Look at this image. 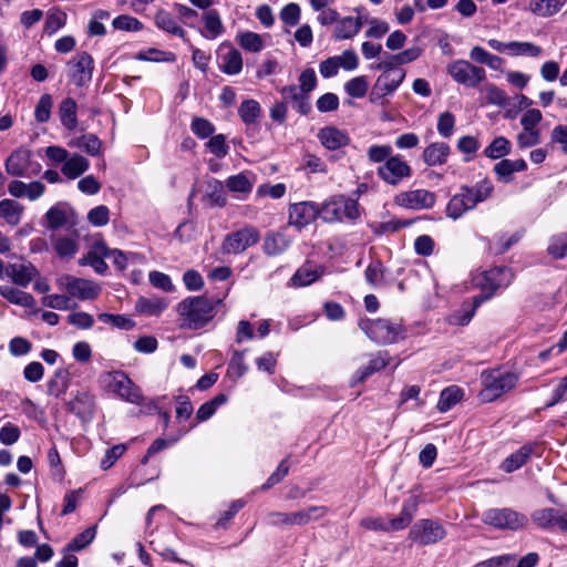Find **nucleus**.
<instances>
[{"mask_svg":"<svg viewBox=\"0 0 567 567\" xmlns=\"http://www.w3.org/2000/svg\"><path fill=\"white\" fill-rule=\"evenodd\" d=\"M221 300H213L205 296L187 297L176 307L179 317V327L198 330L210 322L217 313V306Z\"/></svg>","mask_w":567,"mask_h":567,"instance_id":"f257e3e1","label":"nucleus"},{"mask_svg":"<svg viewBox=\"0 0 567 567\" xmlns=\"http://www.w3.org/2000/svg\"><path fill=\"white\" fill-rule=\"evenodd\" d=\"M493 192L494 185L488 178H484L473 186H462L460 192L450 198L445 214L449 218L457 220L480 203L487 200Z\"/></svg>","mask_w":567,"mask_h":567,"instance_id":"f03ea898","label":"nucleus"},{"mask_svg":"<svg viewBox=\"0 0 567 567\" xmlns=\"http://www.w3.org/2000/svg\"><path fill=\"white\" fill-rule=\"evenodd\" d=\"M513 277L512 270L505 266L474 272L471 278V285L474 288H480L482 292L473 298V308H478L482 302L489 299L498 289L508 287Z\"/></svg>","mask_w":567,"mask_h":567,"instance_id":"7ed1b4c3","label":"nucleus"},{"mask_svg":"<svg viewBox=\"0 0 567 567\" xmlns=\"http://www.w3.org/2000/svg\"><path fill=\"white\" fill-rule=\"evenodd\" d=\"M519 375L502 369L485 370L481 373L482 390L478 398L484 403H489L514 389Z\"/></svg>","mask_w":567,"mask_h":567,"instance_id":"20e7f679","label":"nucleus"},{"mask_svg":"<svg viewBox=\"0 0 567 567\" xmlns=\"http://www.w3.org/2000/svg\"><path fill=\"white\" fill-rule=\"evenodd\" d=\"M419 508V498L416 496H411L403 502L402 509L398 517L389 518V517H365L360 522V526L375 532H396L405 529L414 516L416 515Z\"/></svg>","mask_w":567,"mask_h":567,"instance_id":"39448f33","label":"nucleus"},{"mask_svg":"<svg viewBox=\"0 0 567 567\" xmlns=\"http://www.w3.org/2000/svg\"><path fill=\"white\" fill-rule=\"evenodd\" d=\"M359 327L370 340L379 344L396 343L406 337V329L400 321L364 318L360 319Z\"/></svg>","mask_w":567,"mask_h":567,"instance_id":"423d86ee","label":"nucleus"},{"mask_svg":"<svg viewBox=\"0 0 567 567\" xmlns=\"http://www.w3.org/2000/svg\"><path fill=\"white\" fill-rule=\"evenodd\" d=\"M378 69L382 70V73L375 80L369 100L372 104L383 105L385 97L393 94L403 82L405 71L386 60H383Z\"/></svg>","mask_w":567,"mask_h":567,"instance_id":"0eeeda50","label":"nucleus"},{"mask_svg":"<svg viewBox=\"0 0 567 567\" xmlns=\"http://www.w3.org/2000/svg\"><path fill=\"white\" fill-rule=\"evenodd\" d=\"M100 381L107 392L126 402L132 404L143 402L144 398L141 389L123 371L106 372L101 375Z\"/></svg>","mask_w":567,"mask_h":567,"instance_id":"6e6552de","label":"nucleus"},{"mask_svg":"<svg viewBox=\"0 0 567 567\" xmlns=\"http://www.w3.org/2000/svg\"><path fill=\"white\" fill-rule=\"evenodd\" d=\"M6 171L14 177L33 178L40 175L42 165L34 158L31 150L19 147L4 163Z\"/></svg>","mask_w":567,"mask_h":567,"instance_id":"1a4fd4ad","label":"nucleus"},{"mask_svg":"<svg viewBox=\"0 0 567 567\" xmlns=\"http://www.w3.org/2000/svg\"><path fill=\"white\" fill-rule=\"evenodd\" d=\"M327 507L309 506L292 513L271 512L267 515V524L271 526H303L324 517Z\"/></svg>","mask_w":567,"mask_h":567,"instance_id":"9d476101","label":"nucleus"},{"mask_svg":"<svg viewBox=\"0 0 567 567\" xmlns=\"http://www.w3.org/2000/svg\"><path fill=\"white\" fill-rule=\"evenodd\" d=\"M358 217V202L343 195L331 197L321 206V218L327 223L341 221L344 218L352 220Z\"/></svg>","mask_w":567,"mask_h":567,"instance_id":"9b49d317","label":"nucleus"},{"mask_svg":"<svg viewBox=\"0 0 567 567\" xmlns=\"http://www.w3.org/2000/svg\"><path fill=\"white\" fill-rule=\"evenodd\" d=\"M56 284L60 289L65 290L71 297L80 300H93L101 292V287L95 281L71 275L61 276Z\"/></svg>","mask_w":567,"mask_h":567,"instance_id":"f8f14e48","label":"nucleus"},{"mask_svg":"<svg viewBox=\"0 0 567 567\" xmlns=\"http://www.w3.org/2000/svg\"><path fill=\"white\" fill-rule=\"evenodd\" d=\"M259 239L260 234L257 228L254 226H245L225 236L221 250L227 255H238L256 245Z\"/></svg>","mask_w":567,"mask_h":567,"instance_id":"ddd939ff","label":"nucleus"},{"mask_svg":"<svg viewBox=\"0 0 567 567\" xmlns=\"http://www.w3.org/2000/svg\"><path fill=\"white\" fill-rule=\"evenodd\" d=\"M483 522L499 529L516 530L526 526L528 519L525 515L511 508H491L484 512Z\"/></svg>","mask_w":567,"mask_h":567,"instance_id":"4468645a","label":"nucleus"},{"mask_svg":"<svg viewBox=\"0 0 567 567\" xmlns=\"http://www.w3.org/2000/svg\"><path fill=\"white\" fill-rule=\"evenodd\" d=\"M447 73L455 82L467 87H476L486 78L484 69L465 60H456L450 63Z\"/></svg>","mask_w":567,"mask_h":567,"instance_id":"2eb2a0df","label":"nucleus"},{"mask_svg":"<svg viewBox=\"0 0 567 567\" xmlns=\"http://www.w3.org/2000/svg\"><path fill=\"white\" fill-rule=\"evenodd\" d=\"M446 536L443 525L433 519L417 520L409 533V538L421 545H431L442 540Z\"/></svg>","mask_w":567,"mask_h":567,"instance_id":"dca6fc26","label":"nucleus"},{"mask_svg":"<svg viewBox=\"0 0 567 567\" xmlns=\"http://www.w3.org/2000/svg\"><path fill=\"white\" fill-rule=\"evenodd\" d=\"M377 173L384 183L398 185L412 175V169L400 155H393L378 167Z\"/></svg>","mask_w":567,"mask_h":567,"instance_id":"f3484780","label":"nucleus"},{"mask_svg":"<svg viewBox=\"0 0 567 567\" xmlns=\"http://www.w3.org/2000/svg\"><path fill=\"white\" fill-rule=\"evenodd\" d=\"M289 225L302 229L321 216V207L315 202H300L289 206Z\"/></svg>","mask_w":567,"mask_h":567,"instance_id":"a211bd4d","label":"nucleus"},{"mask_svg":"<svg viewBox=\"0 0 567 567\" xmlns=\"http://www.w3.org/2000/svg\"><path fill=\"white\" fill-rule=\"evenodd\" d=\"M436 195L427 189H413L400 193L395 203L408 209H430L435 205Z\"/></svg>","mask_w":567,"mask_h":567,"instance_id":"6ab92c4d","label":"nucleus"},{"mask_svg":"<svg viewBox=\"0 0 567 567\" xmlns=\"http://www.w3.org/2000/svg\"><path fill=\"white\" fill-rule=\"evenodd\" d=\"M70 76L72 82L78 86H84L92 80L94 62L90 54L82 52L78 54L71 62Z\"/></svg>","mask_w":567,"mask_h":567,"instance_id":"aec40b11","label":"nucleus"},{"mask_svg":"<svg viewBox=\"0 0 567 567\" xmlns=\"http://www.w3.org/2000/svg\"><path fill=\"white\" fill-rule=\"evenodd\" d=\"M45 192V185L40 181L24 183L13 179L8 185V193L16 198H28L33 202L39 199Z\"/></svg>","mask_w":567,"mask_h":567,"instance_id":"412c9836","label":"nucleus"},{"mask_svg":"<svg viewBox=\"0 0 567 567\" xmlns=\"http://www.w3.org/2000/svg\"><path fill=\"white\" fill-rule=\"evenodd\" d=\"M323 274L324 268L322 266L306 261L292 275L289 280V286L295 288L307 287L319 280Z\"/></svg>","mask_w":567,"mask_h":567,"instance_id":"4be33fe9","label":"nucleus"},{"mask_svg":"<svg viewBox=\"0 0 567 567\" xmlns=\"http://www.w3.org/2000/svg\"><path fill=\"white\" fill-rule=\"evenodd\" d=\"M532 519L540 528L558 526L561 530L567 532V512L560 513L554 508H543L536 511Z\"/></svg>","mask_w":567,"mask_h":567,"instance_id":"5701e85b","label":"nucleus"},{"mask_svg":"<svg viewBox=\"0 0 567 567\" xmlns=\"http://www.w3.org/2000/svg\"><path fill=\"white\" fill-rule=\"evenodd\" d=\"M219 69L227 74L234 75L241 71L243 59L236 49H233L225 43L220 45L217 54Z\"/></svg>","mask_w":567,"mask_h":567,"instance_id":"b1692460","label":"nucleus"},{"mask_svg":"<svg viewBox=\"0 0 567 567\" xmlns=\"http://www.w3.org/2000/svg\"><path fill=\"white\" fill-rule=\"evenodd\" d=\"M527 169V163L523 158L508 159L503 158L496 163L493 167V172L498 182L508 184L513 182L514 174L525 172Z\"/></svg>","mask_w":567,"mask_h":567,"instance_id":"393cba45","label":"nucleus"},{"mask_svg":"<svg viewBox=\"0 0 567 567\" xmlns=\"http://www.w3.org/2000/svg\"><path fill=\"white\" fill-rule=\"evenodd\" d=\"M38 275L37 268L32 264H13L6 268V276L13 284L20 287H28L33 278Z\"/></svg>","mask_w":567,"mask_h":567,"instance_id":"a878e982","label":"nucleus"},{"mask_svg":"<svg viewBox=\"0 0 567 567\" xmlns=\"http://www.w3.org/2000/svg\"><path fill=\"white\" fill-rule=\"evenodd\" d=\"M537 447V443H528L520 446L516 452L512 453L503 461L501 468L506 473H513L527 463Z\"/></svg>","mask_w":567,"mask_h":567,"instance_id":"bb28decb","label":"nucleus"},{"mask_svg":"<svg viewBox=\"0 0 567 567\" xmlns=\"http://www.w3.org/2000/svg\"><path fill=\"white\" fill-rule=\"evenodd\" d=\"M318 138L321 144L330 150L336 151L349 144L350 137L344 132L334 126H327L319 131Z\"/></svg>","mask_w":567,"mask_h":567,"instance_id":"cd10ccee","label":"nucleus"},{"mask_svg":"<svg viewBox=\"0 0 567 567\" xmlns=\"http://www.w3.org/2000/svg\"><path fill=\"white\" fill-rule=\"evenodd\" d=\"M54 251L60 258H73L79 249L78 235H52L50 237Z\"/></svg>","mask_w":567,"mask_h":567,"instance_id":"c85d7f7f","label":"nucleus"},{"mask_svg":"<svg viewBox=\"0 0 567 567\" xmlns=\"http://www.w3.org/2000/svg\"><path fill=\"white\" fill-rule=\"evenodd\" d=\"M567 0H529L528 11L540 18H549L558 13Z\"/></svg>","mask_w":567,"mask_h":567,"instance_id":"c756f323","label":"nucleus"},{"mask_svg":"<svg viewBox=\"0 0 567 567\" xmlns=\"http://www.w3.org/2000/svg\"><path fill=\"white\" fill-rule=\"evenodd\" d=\"M168 307L163 297H140L135 302V310L145 316H159Z\"/></svg>","mask_w":567,"mask_h":567,"instance_id":"7c9ffc66","label":"nucleus"},{"mask_svg":"<svg viewBox=\"0 0 567 567\" xmlns=\"http://www.w3.org/2000/svg\"><path fill=\"white\" fill-rule=\"evenodd\" d=\"M90 167V162L81 154L74 153L68 156L61 166V173L69 179H75L84 174Z\"/></svg>","mask_w":567,"mask_h":567,"instance_id":"2f4dec72","label":"nucleus"},{"mask_svg":"<svg viewBox=\"0 0 567 567\" xmlns=\"http://www.w3.org/2000/svg\"><path fill=\"white\" fill-rule=\"evenodd\" d=\"M450 146L443 142L432 143L423 152V161L429 166L443 165L450 155Z\"/></svg>","mask_w":567,"mask_h":567,"instance_id":"473e14b6","label":"nucleus"},{"mask_svg":"<svg viewBox=\"0 0 567 567\" xmlns=\"http://www.w3.org/2000/svg\"><path fill=\"white\" fill-rule=\"evenodd\" d=\"M76 111L78 105L72 97H65L59 104V117L68 131H74L78 126Z\"/></svg>","mask_w":567,"mask_h":567,"instance_id":"72a5a7b5","label":"nucleus"},{"mask_svg":"<svg viewBox=\"0 0 567 567\" xmlns=\"http://www.w3.org/2000/svg\"><path fill=\"white\" fill-rule=\"evenodd\" d=\"M464 398V390L458 385H450L441 391L437 410L441 413L450 411Z\"/></svg>","mask_w":567,"mask_h":567,"instance_id":"f704fd0d","label":"nucleus"},{"mask_svg":"<svg viewBox=\"0 0 567 567\" xmlns=\"http://www.w3.org/2000/svg\"><path fill=\"white\" fill-rule=\"evenodd\" d=\"M291 240L284 233H270L264 239V251L268 256H276L284 252Z\"/></svg>","mask_w":567,"mask_h":567,"instance_id":"c9c22d12","label":"nucleus"},{"mask_svg":"<svg viewBox=\"0 0 567 567\" xmlns=\"http://www.w3.org/2000/svg\"><path fill=\"white\" fill-rule=\"evenodd\" d=\"M0 295L9 302L24 308H32L35 305V300L32 295L12 286H0Z\"/></svg>","mask_w":567,"mask_h":567,"instance_id":"e433bc0d","label":"nucleus"},{"mask_svg":"<svg viewBox=\"0 0 567 567\" xmlns=\"http://www.w3.org/2000/svg\"><path fill=\"white\" fill-rule=\"evenodd\" d=\"M69 213L62 204L52 206L45 213L47 228L50 230H56L69 223Z\"/></svg>","mask_w":567,"mask_h":567,"instance_id":"4c0bfd02","label":"nucleus"},{"mask_svg":"<svg viewBox=\"0 0 567 567\" xmlns=\"http://www.w3.org/2000/svg\"><path fill=\"white\" fill-rule=\"evenodd\" d=\"M23 207L16 200L2 199L0 202V216L11 226L20 223Z\"/></svg>","mask_w":567,"mask_h":567,"instance_id":"58836bf2","label":"nucleus"},{"mask_svg":"<svg viewBox=\"0 0 567 567\" xmlns=\"http://www.w3.org/2000/svg\"><path fill=\"white\" fill-rule=\"evenodd\" d=\"M69 146L81 148L91 156H97L101 152L102 143L95 134H84L70 141Z\"/></svg>","mask_w":567,"mask_h":567,"instance_id":"ea45409f","label":"nucleus"},{"mask_svg":"<svg viewBox=\"0 0 567 567\" xmlns=\"http://www.w3.org/2000/svg\"><path fill=\"white\" fill-rule=\"evenodd\" d=\"M70 383V373L66 369H58L53 378L48 382L50 395L59 398L66 392Z\"/></svg>","mask_w":567,"mask_h":567,"instance_id":"a19ab883","label":"nucleus"},{"mask_svg":"<svg viewBox=\"0 0 567 567\" xmlns=\"http://www.w3.org/2000/svg\"><path fill=\"white\" fill-rule=\"evenodd\" d=\"M511 151V142L504 136H498L484 150V155L491 159H503Z\"/></svg>","mask_w":567,"mask_h":567,"instance_id":"79ce46f5","label":"nucleus"},{"mask_svg":"<svg viewBox=\"0 0 567 567\" xmlns=\"http://www.w3.org/2000/svg\"><path fill=\"white\" fill-rule=\"evenodd\" d=\"M260 114V104L258 101L252 99L243 101L238 109V115L246 125L255 124Z\"/></svg>","mask_w":567,"mask_h":567,"instance_id":"37998d69","label":"nucleus"},{"mask_svg":"<svg viewBox=\"0 0 567 567\" xmlns=\"http://www.w3.org/2000/svg\"><path fill=\"white\" fill-rule=\"evenodd\" d=\"M370 83L365 75H358L343 85L344 92L352 99H362L367 95Z\"/></svg>","mask_w":567,"mask_h":567,"instance_id":"c03bdc74","label":"nucleus"},{"mask_svg":"<svg viewBox=\"0 0 567 567\" xmlns=\"http://www.w3.org/2000/svg\"><path fill=\"white\" fill-rule=\"evenodd\" d=\"M228 398L226 394L219 393L212 400L202 404L196 412L197 422H205L209 420L215 414L217 409L225 404Z\"/></svg>","mask_w":567,"mask_h":567,"instance_id":"a18cd8bd","label":"nucleus"},{"mask_svg":"<svg viewBox=\"0 0 567 567\" xmlns=\"http://www.w3.org/2000/svg\"><path fill=\"white\" fill-rule=\"evenodd\" d=\"M66 13L59 8H51L47 11L44 32L53 34L58 32L66 22Z\"/></svg>","mask_w":567,"mask_h":567,"instance_id":"49530a36","label":"nucleus"},{"mask_svg":"<svg viewBox=\"0 0 567 567\" xmlns=\"http://www.w3.org/2000/svg\"><path fill=\"white\" fill-rule=\"evenodd\" d=\"M251 174L241 172L237 175L229 176L226 179V186L230 192L248 194L252 188Z\"/></svg>","mask_w":567,"mask_h":567,"instance_id":"de8ad7c7","label":"nucleus"},{"mask_svg":"<svg viewBox=\"0 0 567 567\" xmlns=\"http://www.w3.org/2000/svg\"><path fill=\"white\" fill-rule=\"evenodd\" d=\"M96 527H87L82 533L76 535L66 546L65 551L73 553L80 551L87 547L95 538Z\"/></svg>","mask_w":567,"mask_h":567,"instance_id":"09e8293b","label":"nucleus"},{"mask_svg":"<svg viewBox=\"0 0 567 567\" xmlns=\"http://www.w3.org/2000/svg\"><path fill=\"white\" fill-rule=\"evenodd\" d=\"M368 22V16L362 14L358 17H346L338 20V29L342 35H354L360 32L363 24Z\"/></svg>","mask_w":567,"mask_h":567,"instance_id":"8fccbe9b","label":"nucleus"},{"mask_svg":"<svg viewBox=\"0 0 567 567\" xmlns=\"http://www.w3.org/2000/svg\"><path fill=\"white\" fill-rule=\"evenodd\" d=\"M482 94L486 103L497 105V106H506L508 102V97L506 93L496 86L493 83H487L481 89Z\"/></svg>","mask_w":567,"mask_h":567,"instance_id":"3c124183","label":"nucleus"},{"mask_svg":"<svg viewBox=\"0 0 567 567\" xmlns=\"http://www.w3.org/2000/svg\"><path fill=\"white\" fill-rule=\"evenodd\" d=\"M542 53V49L530 42H516L511 41L507 45V54L512 56L526 55V56H538Z\"/></svg>","mask_w":567,"mask_h":567,"instance_id":"603ef678","label":"nucleus"},{"mask_svg":"<svg viewBox=\"0 0 567 567\" xmlns=\"http://www.w3.org/2000/svg\"><path fill=\"white\" fill-rule=\"evenodd\" d=\"M53 107V99L49 93H44L40 96L35 109L34 118L38 123H47L51 117V111Z\"/></svg>","mask_w":567,"mask_h":567,"instance_id":"864d4df0","label":"nucleus"},{"mask_svg":"<svg viewBox=\"0 0 567 567\" xmlns=\"http://www.w3.org/2000/svg\"><path fill=\"white\" fill-rule=\"evenodd\" d=\"M93 408V396L86 392L78 393L76 396L69 402V410L81 416L90 412Z\"/></svg>","mask_w":567,"mask_h":567,"instance_id":"5fc2aeb1","label":"nucleus"},{"mask_svg":"<svg viewBox=\"0 0 567 567\" xmlns=\"http://www.w3.org/2000/svg\"><path fill=\"white\" fill-rule=\"evenodd\" d=\"M110 12L105 10H96L92 14V18L87 24V32L90 35H104L106 28L104 22L110 19Z\"/></svg>","mask_w":567,"mask_h":567,"instance_id":"6e6d98bb","label":"nucleus"},{"mask_svg":"<svg viewBox=\"0 0 567 567\" xmlns=\"http://www.w3.org/2000/svg\"><path fill=\"white\" fill-rule=\"evenodd\" d=\"M112 24L115 31L121 32H140L143 27L136 18L127 14L116 17Z\"/></svg>","mask_w":567,"mask_h":567,"instance_id":"4d7b16f0","label":"nucleus"},{"mask_svg":"<svg viewBox=\"0 0 567 567\" xmlns=\"http://www.w3.org/2000/svg\"><path fill=\"white\" fill-rule=\"evenodd\" d=\"M135 58L141 61H151V62H173V61H175L174 53L161 51V50L153 49V48L140 51Z\"/></svg>","mask_w":567,"mask_h":567,"instance_id":"13d9d810","label":"nucleus"},{"mask_svg":"<svg viewBox=\"0 0 567 567\" xmlns=\"http://www.w3.org/2000/svg\"><path fill=\"white\" fill-rule=\"evenodd\" d=\"M97 318L101 322L112 324L118 329L130 330L135 326V322L124 315H112L103 312L100 313Z\"/></svg>","mask_w":567,"mask_h":567,"instance_id":"bf43d9fd","label":"nucleus"},{"mask_svg":"<svg viewBox=\"0 0 567 567\" xmlns=\"http://www.w3.org/2000/svg\"><path fill=\"white\" fill-rule=\"evenodd\" d=\"M300 7L291 2L281 9L279 18L286 27H296L300 20Z\"/></svg>","mask_w":567,"mask_h":567,"instance_id":"052dcab7","label":"nucleus"},{"mask_svg":"<svg viewBox=\"0 0 567 567\" xmlns=\"http://www.w3.org/2000/svg\"><path fill=\"white\" fill-rule=\"evenodd\" d=\"M192 132L198 138H207L215 132V126L212 122L203 117H194L190 124Z\"/></svg>","mask_w":567,"mask_h":567,"instance_id":"680f3d73","label":"nucleus"},{"mask_svg":"<svg viewBox=\"0 0 567 567\" xmlns=\"http://www.w3.org/2000/svg\"><path fill=\"white\" fill-rule=\"evenodd\" d=\"M547 250L548 254L556 259L564 258L567 254V234L554 236Z\"/></svg>","mask_w":567,"mask_h":567,"instance_id":"e2e57ef3","label":"nucleus"},{"mask_svg":"<svg viewBox=\"0 0 567 567\" xmlns=\"http://www.w3.org/2000/svg\"><path fill=\"white\" fill-rule=\"evenodd\" d=\"M455 116L451 112H443L437 120V132L442 137L449 138L453 135Z\"/></svg>","mask_w":567,"mask_h":567,"instance_id":"0e129e2a","label":"nucleus"},{"mask_svg":"<svg viewBox=\"0 0 567 567\" xmlns=\"http://www.w3.org/2000/svg\"><path fill=\"white\" fill-rule=\"evenodd\" d=\"M150 282L153 287L166 292L174 291L175 287L171 277L162 271L153 270L148 275Z\"/></svg>","mask_w":567,"mask_h":567,"instance_id":"69168bd1","label":"nucleus"},{"mask_svg":"<svg viewBox=\"0 0 567 567\" xmlns=\"http://www.w3.org/2000/svg\"><path fill=\"white\" fill-rule=\"evenodd\" d=\"M87 220L95 227L105 226L110 220V209L105 205L96 206L87 213Z\"/></svg>","mask_w":567,"mask_h":567,"instance_id":"338daca9","label":"nucleus"},{"mask_svg":"<svg viewBox=\"0 0 567 567\" xmlns=\"http://www.w3.org/2000/svg\"><path fill=\"white\" fill-rule=\"evenodd\" d=\"M516 560V556L512 554H505L495 556L489 559L483 560L474 565L473 567H511Z\"/></svg>","mask_w":567,"mask_h":567,"instance_id":"774afa93","label":"nucleus"}]
</instances>
